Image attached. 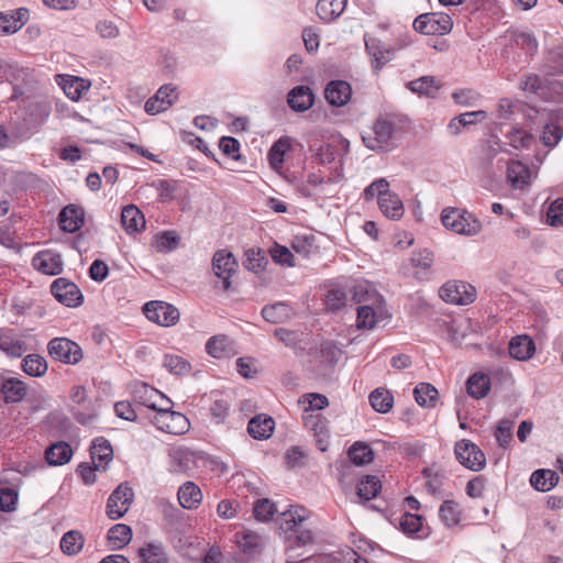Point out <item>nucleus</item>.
Listing matches in <instances>:
<instances>
[{
    "instance_id": "7c9ffc66",
    "label": "nucleus",
    "mask_w": 563,
    "mask_h": 563,
    "mask_svg": "<svg viewBox=\"0 0 563 563\" xmlns=\"http://www.w3.org/2000/svg\"><path fill=\"white\" fill-rule=\"evenodd\" d=\"M73 456V450L67 442L59 441L49 445L45 451V459L49 465L59 466L68 463Z\"/></svg>"
},
{
    "instance_id": "f704fd0d",
    "label": "nucleus",
    "mask_w": 563,
    "mask_h": 563,
    "mask_svg": "<svg viewBox=\"0 0 563 563\" xmlns=\"http://www.w3.org/2000/svg\"><path fill=\"white\" fill-rule=\"evenodd\" d=\"M239 548L245 553H255L264 545V538L257 532L244 530L235 533Z\"/></svg>"
},
{
    "instance_id": "680f3d73",
    "label": "nucleus",
    "mask_w": 563,
    "mask_h": 563,
    "mask_svg": "<svg viewBox=\"0 0 563 563\" xmlns=\"http://www.w3.org/2000/svg\"><path fill=\"white\" fill-rule=\"evenodd\" d=\"M276 512V507L269 499H260L254 505V516L258 521H268Z\"/></svg>"
},
{
    "instance_id": "a878e982",
    "label": "nucleus",
    "mask_w": 563,
    "mask_h": 563,
    "mask_svg": "<svg viewBox=\"0 0 563 563\" xmlns=\"http://www.w3.org/2000/svg\"><path fill=\"white\" fill-rule=\"evenodd\" d=\"M365 47L372 57V66L375 70H380L391 58L393 51L374 37L365 38Z\"/></svg>"
},
{
    "instance_id": "a211bd4d",
    "label": "nucleus",
    "mask_w": 563,
    "mask_h": 563,
    "mask_svg": "<svg viewBox=\"0 0 563 563\" xmlns=\"http://www.w3.org/2000/svg\"><path fill=\"white\" fill-rule=\"evenodd\" d=\"M506 178L514 189L523 190L530 186L532 174L526 164L512 161L508 164Z\"/></svg>"
},
{
    "instance_id": "a18cd8bd",
    "label": "nucleus",
    "mask_w": 563,
    "mask_h": 563,
    "mask_svg": "<svg viewBox=\"0 0 563 563\" xmlns=\"http://www.w3.org/2000/svg\"><path fill=\"white\" fill-rule=\"evenodd\" d=\"M303 423L307 429L319 438V443L328 437V421L320 413L308 412L303 415Z\"/></svg>"
},
{
    "instance_id": "aec40b11",
    "label": "nucleus",
    "mask_w": 563,
    "mask_h": 563,
    "mask_svg": "<svg viewBox=\"0 0 563 563\" xmlns=\"http://www.w3.org/2000/svg\"><path fill=\"white\" fill-rule=\"evenodd\" d=\"M314 102V93L308 86H297L288 92L287 103L296 112L309 110Z\"/></svg>"
},
{
    "instance_id": "603ef678",
    "label": "nucleus",
    "mask_w": 563,
    "mask_h": 563,
    "mask_svg": "<svg viewBox=\"0 0 563 563\" xmlns=\"http://www.w3.org/2000/svg\"><path fill=\"white\" fill-rule=\"evenodd\" d=\"M380 488L382 485L378 477L367 475L358 483L357 495L365 500H371L378 495Z\"/></svg>"
},
{
    "instance_id": "052dcab7",
    "label": "nucleus",
    "mask_w": 563,
    "mask_h": 563,
    "mask_svg": "<svg viewBox=\"0 0 563 563\" xmlns=\"http://www.w3.org/2000/svg\"><path fill=\"white\" fill-rule=\"evenodd\" d=\"M422 521L420 515L406 512L400 518V528L406 534H415L421 530Z\"/></svg>"
},
{
    "instance_id": "f03ea898",
    "label": "nucleus",
    "mask_w": 563,
    "mask_h": 563,
    "mask_svg": "<svg viewBox=\"0 0 563 563\" xmlns=\"http://www.w3.org/2000/svg\"><path fill=\"white\" fill-rule=\"evenodd\" d=\"M441 222L446 229L457 234L472 236L482 231V223L473 213L457 208L443 209Z\"/></svg>"
},
{
    "instance_id": "f257e3e1",
    "label": "nucleus",
    "mask_w": 563,
    "mask_h": 563,
    "mask_svg": "<svg viewBox=\"0 0 563 563\" xmlns=\"http://www.w3.org/2000/svg\"><path fill=\"white\" fill-rule=\"evenodd\" d=\"M308 519V510L301 506H291L282 514L280 530L290 548L309 544L312 539V532L305 527Z\"/></svg>"
},
{
    "instance_id": "e2e57ef3",
    "label": "nucleus",
    "mask_w": 563,
    "mask_h": 563,
    "mask_svg": "<svg viewBox=\"0 0 563 563\" xmlns=\"http://www.w3.org/2000/svg\"><path fill=\"white\" fill-rule=\"evenodd\" d=\"M512 420H501L495 432L496 440L501 448H507L512 440Z\"/></svg>"
},
{
    "instance_id": "69168bd1",
    "label": "nucleus",
    "mask_w": 563,
    "mask_h": 563,
    "mask_svg": "<svg viewBox=\"0 0 563 563\" xmlns=\"http://www.w3.org/2000/svg\"><path fill=\"white\" fill-rule=\"evenodd\" d=\"M230 404L227 399L220 398L214 399L210 407V415L212 420L217 423H223L229 416Z\"/></svg>"
},
{
    "instance_id": "f3484780",
    "label": "nucleus",
    "mask_w": 563,
    "mask_h": 563,
    "mask_svg": "<svg viewBox=\"0 0 563 563\" xmlns=\"http://www.w3.org/2000/svg\"><path fill=\"white\" fill-rule=\"evenodd\" d=\"M385 317L384 300L373 305H361L357 308L356 325L358 329L372 330Z\"/></svg>"
},
{
    "instance_id": "bb28decb",
    "label": "nucleus",
    "mask_w": 563,
    "mask_h": 563,
    "mask_svg": "<svg viewBox=\"0 0 563 563\" xmlns=\"http://www.w3.org/2000/svg\"><path fill=\"white\" fill-rule=\"evenodd\" d=\"M121 224L126 233L133 234L145 228V219L136 206L128 205L121 211Z\"/></svg>"
},
{
    "instance_id": "cd10ccee",
    "label": "nucleus",
    "mask_w": 563,
    "mask_h": 563,
    "mask_svg": "<svg viewBox=\"0 0 563 563\" xmlns=\"http://www.w3.org/2000/svg\"><path fill=\"white\" fill-rule=\"evenodd\" d=\"M275 428V421L266 415H257L253 417L247 424L249 434L256 440L268 439Z\"/></svg>"
},
{
    "instance_id": "dca6fc26",
    "label": "nucleus",
    "mask_w": 563,
    "mask_h": 563,
    "mask_svg": "<svg viewBox=\"0 0 563 563\" xmlns=\"http://www.w3.org/2000/svg\"><path fill=\"white\" fill-rule=\"evenodd\" d=\"M133 399L135 402L154 410L155 412L162 408L159 401H166L170 404L172 401L159 390L156 388L141 383L136 384L133 388Z\"/></svg>"
},
{
    "instance_id": "37998d69",
    "label": "nucleus",
    "mask_w": 563,
    "mask_h": 563,
    "mask_svg": "<svg viewBox=\"0 0 563 563\" xmlns=\"http://www.w3.org/2000/svg\"><path fill=\"white\" fill-rule=\"evenodd\" d=\"M415 399L422 407H434L438 400V389L429 383H420L413 389Z\"/></svg>"
},
{
    "instance_id": "39448f33",
    "label": "nucleus",
    "mask_w": 563,
    "mask_h": 563,
    "mask_svg": "<svg viewBox=\"0 0 563 563\" xmlns=\"http://www.w3.org/2000/svg\"><path fill=\"white\" fill-rule=\"evenodd\" d=\"M152 422L158 430L174 435L185 434L190 428L187 417L172 410L170 407L158 409L152 418Z\"/></svg>"
},
{
    "instance_id": "b1692460",
    "label": "nucleus",
    "mask_w": 563,
    "mask_h": 563,
    "mask_svg": "<svg viewBox=\"0 0 563 563\" xmlns=\"http://www.w3.org/2000/svg\"><path fill=\"white\" fill-rule=\"evenodd\" d=\"M92 464L97 470H106V466L113 459V450L110 442L104 438L93 440L90 448Z\"/></svg>"
},
{
    "instance_id": "774afa93",
    "label": "nucleus",
    "mask_w": 563,
    "mask_h": 563,
    "mask_svg": "<svg viewBox=\"0 0 563 563\" xmlns=\"http://www.w3.org/2000/svg\"><path fill=\"white\" fill-rule=\"evenodd\" d=\"M51 114V104L46 101H37L30 106V115L33 121L43 124Z\"/></svg>"
},
{
    "instance_id": "de8ad7c7",
    "label": "nucleus",
    "mask_w": 563,
    "mask_h": 563,
    "mask_svg": "<svg viewBox=\"0 0 563 563\" xmlns=\"http://www.w3.org/2000/svg\"><path fill=\"white\" fill-rule=\"evenodd\" d=\"M290 308L284 302L265 306L262 309L263 318L271 323H280L290 317Z\"/></svg>"
},
{
    "instance_id": "4c0bfd02",
    "label": "nucleus",
    "mask_w": 563,
    "mask_h": 563,
    "mask_svg": "<svg viewBox=\"0 0 563 563\" xmlns=\"http://www.w3.org/2000/svg\"><path fill=\"white\" fill-rule=\"evenodd\" d=\"M559 482V476L551 470H537L530 476V484L539 492L551 490Z\"/></svg>"
},
{
    "instance_id": "13d9d810",
    "label": "nucleus",
    "mask_w": 563,
    "mask_h": 563,
    "mask_svg": "<svg viewBox=\"0 0 563 563\" xmlns=\"http://www.w3.org/2000/svg\"><path fill=\"white\" fill-rule=\"evenodd\" d=\"M206 350L209 355L216 358H222L228 355L229 342L225 336H212L206 344Z\"/></svg>"
},
{
    "instance_id": "a19ab883",
    "label": "nucleus",
    "mask_w": 563,
    "mask_h": 563,
    "mask_svg": "<svg viewBox=\"0 0 563 563\" xmlns=\"http://www.w3.org/2000/svg\"><path fill=\"white\" fill-rule=\"evenodd\" d=\"M372 408L380 413H386L393 408L394 397L389 390L385 388H376L368 397Z\"/></svg>"
},
{
    "instance_id": "9b49d317",
    "label": "nucleus",
    "mask_w": 563,
    "mask_h": 563,
    "mask_svg": "<svg viewBox=\"0 0 563 563\" xmlns=\"http://www.w3.org/2000/svg\"><path fill=\"white\" fill-rule=\"evenodd\" d=\"M51 292L58 302L66 307L75 308L84 301V295L79 287L64 277L56 278L52 283Z\"/></svg>"
},
{
    "instance_id": "bf43d9fd",
    "label": "nucleus",
    "mask_w": 563,
    "mask_h": 563,
    "mask_svg": "<svg viewBox=\"0 0 563 563\" xmlns=\"http://www.w3.org/2000/svg\"><path fill=\"white\" fill-rule=\"evenodd\" d=\"M266 264V258L264 253L258 249H250L245 252V262L244 266L251 272L258 273L261 272Z\"/></svg>"
},
{
    "instance_id": "5fc2aeb1",
    "label": "nucleus",
    "mask_w": 563,
    "mask_h": 563,
    "mask_svg": "<svg viewBox=\"0 0 563 563\" xmlns=\"http://www.w3.org/2000/svg\"><path fill=\"white\" fill-rule=\"evenodd\" d=\"M163 366L174 375H186L190 372L191 365L183 356L166 354L163 358Z\"/></svg>"
},
{
    "instance_id": "6e6552de",
    "label": "nucleus",
    "mask_w": 563,
    "mask_h": 563,
    "mask_svg": "<svg viewBox=\"0 0 563 563\" xmlns=\"http://www.w3.org/2000/svg\"><path fill=\"white\" fill-rule=\"evenodd\" d=\"M133 499V489L126 483L120 484L108 498L107 516L111 520L122 518L128 512Z\"/></svg>"
},
{
    "instance_id": "423d86ee",
    "label": "nucleus",
    "mask_w": 563,
    "mask_h": 563,
    "mask_svg": "<svg viewBox=\"0 0 563 563\" xmlns=\"http://www.w3.org/2000/svg\"><path fill=\"white\" fill-rule=\"evenodd\" d=\"M439 295L449 303L470 305L476 299V289L462 280H449L441 286Z\"/></svg>"
},
{
    "instance_id": "7ed1b4c3",
    "label": "nucleus",
    "mask_w": 563,
    "mask_h": 563,
    "mask_svg": "<svg viewBox=\"0 0 563 563\" xmlns=\"http://www.w3.org/2000/svg\"><path fill=\"white\" fill-rule=\"evenodd\" d=\"M395 123L387 118H378L372 128V132L362 135L364 145L375 152L389 151L395 146Z\"/></svg>"
},
{
    "instance_id": "3c124183",
    "label": "nucleus",
    "mask_w": 563,
    "mask_h": 563,
    "mask_svg": "<svg viewBox=\"0 0 563 563\" xmlns=\"http://www.w3.org/2000/svg\"><path fill=\"white\" fill-rule=\"evenodd\" d=\"M408 88L420 96H432L438 89L439 84L433 76H423L408 82Z\"/></svg>"
},
{
    "instance_id": "c756f323",
    "label": "nucleus",
    "mask_w": 563,
    "mask_h": 563,
    "mask_svg": "<svg viewBox=\"0 0 563 563\" xmlns=\"http://www.w3.org/2000/svg\"><path fill=\"white\" fill-rule=\"evenodd\" d=\"M467 394L474 399H482L490 390V377L482 372L474 373L466 382Z\"/></svg>"
},
{
    "instance_id": "c03bdc74",
    "label": "nucleus",
    "mask_w": 563,
    "mask_h": 563,
    "mask_svg": "<svg viewBox=\"0 0 563 563\" xmlns=\"http://www.w3.org/2000/svg\"><path fill=\"white\" fill-rule=\"evenodd\" d=\"M1 393L7 402H18L25 396L26 387L19 379L9 378L2 384Z\"/></svg>"
},
{
    "instance_id": "393cba45",
    "label": "nucleus",
    "mask_w": 563,
    "mask_h": 563,
    "mask_svg": "<svg viewBox=\"0 0 563 563\" xmlns=\"http://www.w3.org/2000/svg\"><path fill=\"white\" fill-rule=\"evenodd\" d=\"M29 11L20 8L12 13L0 12V35L16 33L27 21Z\"/></svg>"
},
{
    "instance_id": "4468645a",
    "label": "nucleus",
    "mask_w": 563,
    "mask_h": 563,
    "mask_svg": "<svg viewBox=\"0 0 563 563\" xmlns=\"http://www.w3.org/2000/svg\"><path fill=\"white\" fill-rule=\"evenodd\" d=\"M365 200L377 198L379 210H384L385 201H390L396 208L400 207V198L397 194L389 190V183L386 178H378L369 184L363 191ZM398 212L399 209H396Z\"/></svg>"
},
{
    "instance_id": "ea45409f",
    "label": "nucleus",
    "mask_w": 563,
    "mask_h": 563,
    "mask_svg": "<svg viewBox=\"0 0 563 563\" xmlns=\"http://www.w3.org/2000/svg\"><path fill=\"white\" fill-rule=\"evenodd\" d=\"M170 470L175 473H188L192 470L194 453L188 449H176L170 453Z\"/></svg>"
},
{
    "instance_id": "0eeeda50",
    "label": "nucleus",
    "mask_w": 563,
    "mask_h": 563,
    "mask_svg": "<svg viewBox=\"0 0 563 563\" xmlns=\"http://www.w3.org/2000/svg\"><path fill=\"white\" fill-rule=\"evenodd\" d=\"M454 454L463 466L474 472L483 470L486 465L484 452L471 440L463 439L456 442Z\"/></svg>"
},
{
    "instance_id": "473e14b6",
    "label": "nucleus",
    "mask_w": 563,
    "mask_h": 563,
    "mask_svg": "<svg viewBox=\"0 0 563 563\" xmlns=\"http://www.w3.org/2000/svg\"><path fill=\"white\" fill-rule=\"evenodd\" d=\"M463 510L459 503L444 500L439 508V518L446 528H454L462 520Z\"/></svg>"
},
{
    "instance_id": "0e129e2a",
    "label": "nucleus",
    "mask_w": 563,
    "mask_h": 563,
    "mask_svg": "<svg viewBox=\"0 0 563 563\" xmlns=\"http://www.w3.org/2000/svg\"><path fill=\"white\" fill-rule=\"evenodd\" d=\"M547 222L552 227L563 225V198H558L548 208Z\"/></svg>"
},
{
    "instance_id": "5701e85b",
    "label": "nucleus",
    "mask_w": 563,
    "mask_h": 563,
    "mask_svg": "<svg viewBox=\"0 0 563 563\" xmlns=\"http://www.w3.org/2000/svg\"><path fill=\"white\" fill-rule=\"evenodd\" d=\"M85 222L84 210L77 206L68 205L59 213V225L65 232L78 231Z\"/></svg>"
},
{
    "instance_id": "09e8293b",
    "label": "nucleus",
    "mask_w": 563,
    "mask_h": 563,
    "mask_svg": "<svg viewBox=\"0 0 563 563\" xmlns=\"http://www.w3.org/2000/svg\"><path fill=\"white\" fill-rule=\"evenodd\" d=\"M143 563H167L164 548L158 543H147L139 550Z\"/></svg>"
},
{
    "instance_id": "20e7f679",
    "label": "nucleus",
    "mask_w": 563,
    "mask_h": 563,
    "mask_svg": "<svg viewBox=\"0 0 563 563\" xmlns=\"http://www.w3.org/2000/svg\"><path fill=\"white\" fill-rule=\"evenodd\" d=\"M413 29L426 35H445L452 31L453 21L448 13L429 12L415 19Z\"/></svg>"
},
{
    "instance_id": "4be33fe9",
    "label": "nucleus",
    "mask_w": 563,
    "mask_h": 563,
    "mask_svg": "<svg viewBox=\"0 0 563 563\" xmlns=\"http://www.w3.org/2000/svg\"><path fill=\"white\" fill-rule=\"evenodd\" d=\"M289 181L295 187L296 191L306 198L313 197L319 188L324 184L329 183L330 179L325 180L324 177L320 173H309L307 175V179H301L298 177H294L289 179Z\"/></svg>"
},
{
    "instance_id": "6ab92c4d",
    "label": "nucleus",
    "mask_w": 563,
    "mask_h": 563,
    "mask_svg": "<svg viewBox=\"0 0 563 563\" xmlns=\"http://www.w3.org/2000/svg\"><path fill=\"white\" fill-rule=\"evenodd\" d=\"M352 97V88L344 80L330 81L324 90L325 100L333 107L345 106Z\"/></svg>"
},
{
    "instance_id": "58836bf2",
    "label": "nucleus",
    "mask_w": 563,
    "mask_h": 563,
    "mask_svg": "<svg viewBox=\"0 0 563 563\" xmlns=\"http://www.w3.org/2000/svg\"><path fill=\"white\" fill-rule=\"evenodd\" d=\"M352 298L360 305L380 302L383 297L367 283H358L352 289Z\"/></svg>"
},
{
    "instance_id": "ddd939ff",
    "label": "nucleus",
    "mask_w": 563,
    "mask_h": 563,
    "mask_svg": "<svg viewBox=\"0 0 563 563\" xmlns=\"http://www.w3.org/2000/svg\"><path fill=\"white\" fill-rule=\"evenodd\" d=\"M212 269L218 278L223 282V289L231 287L230 278L238 269V262L228 250H218L212 257Z\"/></svg>"
},
{
    "instance_id": "c9c22d12",
    "label": "nucleus",
    "mask_w": 563,
    "mask_h": 563,
    "mask_svg": "<svg viewBox=\"0 0 563 563\" xmlns=\"http://www.w3.org/2000/svg\"><path fill=\"white\" fill-rule=\"evenodd\" d=\"M85 545V537L78 530H69L63 534L59 548L68 556L77 555Z\"/></svg>"
},
{
    "instance_id": "2eb2a0df",
    "label": "nucleus",
    "mask_w": 563,
    "mask_h": 563,
    "mask_svg": "<svg viewBox=\"0 0 563 563\" xmlns=\"http://www.w3.org/2000/svg\"><path fill=\"white\" fill-rule=\"evenodd\" d=\"M32 266L40 273L55 276L63 272L62 255L53 250L37 252L32 258Z\"/></svg>"
},
{
    "instance_id": "1a4fd4ad",
    "label": "nucleus",
    "mask_w": 563,
    "mask_h": 563,
    "mask_svg": "<svg viewBox=\"0 0 563 563\" xmlns=\"http://www.w3.org/2000/svg\"><path fill=\"white\" fill-rule=\"evenodd\" d=\"M145 317L162 327H172L179 320L178 309L165 301L154 300L146 302L143 307Z\"/></svg>"
},
{
    "instance_id": "2f4dec72",
    "label": "nucleus",
    "mask_w": 563,
    "mask_h": 563,
    "mask_svg": "<svg viewBox=\"0 0 563 563\" xmlns=\"http://www.w3.org/2000/svg\"><path fill=\"white\" fill-rule=\"evenodd\" d=\"M178 501L186 509H195L202 500L200 488L192 482H186L177 493Z\"/></svg>"
},
{
    "instance_id": "8fccbe9b",
    "label": "nucleus",
    "mask_w": 563,
    "mask_h": 563,
    "mask_svg": "<svg viewBox=\"0 0 563 563\" xmlns=\"http://www.w3.org/2000/svg\"><path fill=\"white\" fill-rule=\"evenodd\" d=\"M108 539L113 543L115 549H122L132 539V530L129 526L118 523L111 527L108 531Z\"/></svg>"
},
{
    "instance_id": "72a5a7b5",
    "label": "nucleus",
    "mask_w": 563,
    "mask_h": 563,
    "mask_svg": "<svg viewBox=\"0 0 563 563\" xmlns=\"http://www.w3.org/2000/svg\"><path fill=\"white\" fill-rule=\"evenodd\" d=\"M292 140L288 136L278 139L268 151V161L274 170L283 167L285 155L291 150Z\"/></svg>"
},
{
    "instance_id": "864d4df0",
    "label": "nucleus",
    "mask_w": 563,
    "mask_h": 563,
    "mask_svg": "<svg viewBox=\"0 0 563 563\" xmlns=\"http://www.w3.org/2000/svg\"><path fill=\"white\" fill-rule=\"evenodd\" d=\"M22 368L27 375L38 377L46 373L47 363L37 354H29L22 361Z\"/></svg>"
},
{
    "instance_id": "338daca9",
    "label": "nucleus",
    "mask_w": 563,
    "mask_h": 563,
    "mask_svg": "<svg viewBox=\"0 0 563 563\" xmlns=\"http://www.w3.org/2000/svg\"><path fill=\"white\" fill-rule=\"evenodd\" d=\"M563 136V130L560 125L549 123L544 126L541 141L545 146H555Z\"/></svg>"
},
{
    "instance_id": "79ce46f5",
    "label": "nucleus",
    "mask_w": 563,
    "mask_h": 563,
    "mask_svg": "<svg viewBox=\"0 0 563 563\" xmlns=\"http://www.w3.org/2000/svg\"><path fill=\"white\" fill-rule=\"evenodd\" d=\"M65 95L73 101H78L85 91H88L90 84L79 77L67 76L62 85Z\"/></svg>"
},
{
    "instance_id": "e433bc0d",
    "label": "nucleus",
    "mask_w": 563,
    "mask_h": 563,
    "mask_svg": "<svg viewBox=\"0 0 563 563\" xmlns=\"http://www.w3.org/2000/svg\"><path fill=\"white\" fill-rule=\"evenodd\" d=\"M0 350L12 357H20L25 351L24 343L16 339L11 329L0 330Z\"/></svg>"
},
{
    "instance_id": "412c9836",
    "label": "nucleus",
    "mask_w": 563,
    "mask_h": 563,
    "mask_svg": "<svg viewBox=\"0 0 563 563\" xmlns=\"http://www.w3.org/2000/svg\"><path fill=\"white\" fill-rule=\"evenodd\" d=\"M509 354L517 361H528L536 353L534 341L527 334L514 336L509 342Z\"/></svg>"
},
{
    "instance_id": "49530a36",
    "label": "nucleus",
    "mask_w": 563,
    "mask_h": 563,
    "mask_svg": "<svg viewBox=\"0 0 563 563\" xmlns=\"http://www.w3.org/2000/svg\"><path fill=\"white\" fill-rule=\"evenodd\" d=\"M349 457L355 465H365L374 460V452L371 446L364 442H355L349 449Z\"/></svg>"
},
{
    "instance_id": "f8f14e48",
    "label": "nucleus",
    "mask_w": 563,
    "mask_h": 563,
    "mask_svg": "<svg viewBox=\"0 0 563 563\" xmlns=\"http://www.w3.org/2000/svg\"><path fill=\"white\" fill-rule=\"evenodd\" d=\"M178 100L177 88L170 84L163 85L144 106L147 114L155 115L169 109Z\"/></svg>"
},
{
    "instance_id": "9d476101",
    "label": "nucleus",
    "mask_w": 563,
    "mask_h": 563,
    "mask_svg": "<svg viewBox=\"0 0 563 563\" xmlns=\"http://www.w3.org/2000/svg\"><path fill=\"white\" fill-rule=\"evenodd\" d=\"M48 354L65 364H77L82 358L81 347L67 338H54L47 345Z\"/></svg>"
},
{
    "instance_id": "4d7b16f0",
    "label": "nucleus",
    "mask_w": 563,
    "mask_h": 563,
    "mask_svg": "<svg viewBox=\"0 0 563 563\" xmlns=\"http://www.w3.org/2000/svg\"><path fill=\"white\" fill-rule=\"evenodd\" d=\"M507 139L510 146H512L515 150L529 148L534 141L530 133L519 128H514L511 132L507 134Z\"/></svg>"
},
{
    "instance_id": "c85d7f7f",
    "label": "nucleus",
    "mask_w": 563,
    "mask_h": 563,
    "mask_svg": "<svg viewBox=\"0 0 563 563\" xmlns=\"http://www.w3.org/2000/svg\"><path fill=\"white\" fill-rule=\"evenodd\" d=\"M347 0H319L316 7L318 16L329 23L344 11Z\"/></svg>"
},
{
    "instance_id": "6e6d98bb",
    "label": "nucleus",
    "mask_w": 563,
    "mask_h": 563,
    "mask_svg": "<svg viewBox=\"0 0 563 563\" xmlns=\"http://www.w3.org/2000/svg\"><path fill=\"white\" fill-rule=\"evenodd\" d=\"M525 104L508 98L500 99L498 103V117L503 120H516L517 115L525 112Z\"/></svg>"
}]
</instances>
